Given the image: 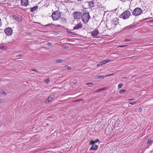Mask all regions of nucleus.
Returning <instances> with one entry per match:
<instances>
[{
  "label": "nucleus",
  "instance_id": "31",
  "mask_svg": "<svg viewBox=\"0 0 153 153\" xmlns=\"http://www.w3.org/2000/svg\"><path fill=\"white\" fill-rule=\"evenodd\" d=\"M86 85H93V84L91 82H88L86 83Z\"/></svg>",
  "mask_w": 153,
  "mask_h": 153
},
{
  "label": "nucleus",
  "instance_id": "36",
  "mask_svg": "<svg viewBox=\"0 0 153 153\" xmlns=\"http://www.w3.org/2000/svg\"><path fill=\"white\" fill-rule=\"evenodd\" d=\"M47 44L49 46L51 45V43L50 42H48V43H47Z\"/></svg>",
  "mask_w": 153,
  "mask_h": 153
},
{
  "label": "nucleus",
  "instance_id": "11",
  "mask_svg": "<svg viewBox=\"0 0 153 153\" xmlns=\"http://www.w3.org/2000/svg\"><path fill=\"white\" fill-rule=\"evenodd\" d=\"M82 24L81 23H79L76 25L74 27L73 29L74 30H78L81 28Z\"/></svg>",
  "mask_w": 153,
  "mask_h": 153
},
{
  "label": "nucleus",
  "instance_id": "15",
  "mask_svg": "<svg viewBox=\"0 0 153 153\" xmlns=\"http://www.w3.org/2000/svg\"><path fill=\"white\" fill-rule=\"evenodd\" d=\"M132 27H133V26L132 25H129L128 26H127L126 27H125L124 28V30H128L130 28H131Z\"/></svg>",
  "mask_w": 153,
  "mask_h": 153
},
{
  "label": "nucleus",
  "instance_id": "27",
  "mask_svg": "<svg viewBox=\"0 0 153 153\" xmlns=\"http://www.w3.org/2000/svg\"><path fill=\"white\" fill-rule=\"evenodd\" d=\"M137 102H130L129 103L131 105H133L134 104H136L137 103Z\"/></svg>",
  "mask_w": 153,
  "mask_h": 153
},
{
  "label": "nucleus",
  "instance_id": "44",
  "mask_svg": "<svg viewBox=\"0 0 153 153\" xmlns=\"http://www.w3.org/2000/svg\"><path fill=\"white\" fill-rule=\"evenodd\" d=\"M140 109L141 110V108H139V111H140Z\"/></svg>",
  "mask_w": 153,
  "mask_h": 153
},
{
  "label": "nucleus",
  "instance_id": "22",
  "mask_svg": "<svg viewBox=\"0 0 153 153\" xmlns=\"http://www.w3.org/2000/svg\"><path fill=\"white\" fill-rule=\"evenodd\" d=\"M90 144L91 145H94V144L95 143V142L94 141L91 140L90 141Z\"/></svg>",
  "mask_w": 153,
  "mask_h": 153
},
{
  "label": "nucleus",
  "instance_id": "29",
  "mask_svg": "<svg viewBox=\"0 0 153 153\" xmlns=\"http://www.w3.org/2000/svg\"><path fill=\"white\" fill-rule=\"evenodd\" d=\"M126 91V90L125 89H121L120 91V92L124 93Z\"/></svg>",
  "mask_w": 153,
  "mask_h": 153
},
{
  "label": "nucleus",
  "instance_id": "26",
  "mask_svg": "<svg viewBox=\"0 0 153 153\" xmlns=\"http://www.w3.org/2000/svg\"><path fill=\"white\" fill-rule=\"evenodd\" d=\"M123 86V84L122 83L119 84L118 85V88H122Z\"/></svg>",
  "mask_w": 153,
  "mask_h": 153
},
{
  "label": "nucleus",
  "instance_id": "6",
  "mask_svg": "<svg viewBox=\"0 0 153 153\" xmlns=\"http://www.w3.org/2000/svg\"><path fill=\"white\" fill-rule=\"evenodd\" d=\"M4 32L7 35H11L12 33V30L11 28L8 27L4 30Z\"/></svg>",
  "mask_w": 153,
  "mask_h": 153
},
{
  "label": "nucleus",
  "instance_id": "46",
  "mask_svg": "<svg viewBox=\"0 0 153 153\" xmlns=\"http://www.w3.org/2000/svg\"><path fill=\"white\" fill-rule=\"evenodd\" d=\"M151 21H153V20H152Z\"/></svg>",
  "mask_w": 153,
  "mask_h": 153
},
{
  "label": "nucleus",
  "instance_id": "13",
  "mask_svg": "<svg viewBox=\"0 0 153 153\" xmlns=\"http://www.w3.org/2000/svg\"><path fill=\"white\" fill-rule=\"evenodd\" d=\"M98 148V146L96 145H92L90 149V150H95L97 149Z\"/></svg>",
  "mask_w": 153,
  "mask_h": 153
},
{
  "label": "nucleus",
  "instance_id": "45",
  "mask_svg": "<svg viewBox=\"0 0 153 153\" xmlns=\"http://www.w3.org/2000/svg\"><path fill=\"white\" fill-rule=\"evenodd\" d=\"M108 129V128H107L106 129V130H105V131H106Z\"/></svg>",
  "mask_w": 153,
  "mask_h": 153
},
{
  "label": "nucleus",
  "instance_id": "41",
  "mask_svg": "<svg viewBox=\"0 0 153 153\" xmlns=\"http://www.w3.org/2000/svg\"><path fill=\"white\" fill-rule=\"evenodd\" d=\"M31 70L32 71H36V72H37V71L36 70H34V69H32V70Z\"/></svg>",
  "mask_w": 153,
  "mask_h": 153
},
{
  "label": "nucleus",
  "instance_id": "43",
  "mask_svg": "<svg viewBox=\"0 0 153 153\" xmlns=\"http://www.w3.org/2000/svg\"><path fill=\"white\" fill-rule=\"evenodd\" d=\"M78 1H81L82 0H77Z\"/></svg>",
  "mask_w": 153,
  "mask_h": 153
},
{
  "label": "nucleus",
  "instance_id": "3",
  "mask_svg": "<svg viewBox=\"0 0 153 153\" xmlns=\"http://www.w3.org/2000/svg\"><path fill=\"white\" fill-rule=\"evenodd\" d=\"M82 19L83 22L85 24L87 23L90 18L88 13H84L82 16Z\"/></svg>",
  "mask_w": 153,
  "mask_h": 153
},
{
  "label": "nucleus",
  "instance_id": "40",
  "mask_svg": "<svg viewBox=\"0 0 153 153\" xmlns=\"http://www.w3.org/2000/svg\"><path fill=\"white\" fill-rule=\"evenodd\" d=\"M95 142V143H96L97 142H98L99 141V140L98 139L96 140H95L94 141Z\"/></svg>",
  "mask_w": 153,
  "mask_h": 153
},
{
  "label": "nucleus",
  "instance_id": "18",
  "mask_svg": "<svg viewBox=\"0 0 153 153\" xmlns=\"http://www.w3.org/2000/svg\"><path fill=\"white\" fill-rule=\"evenodd\" d=\"M96 77V79L103 78L104 77V76L102 75H97Z\"/></svg>",
  "mask_w": 153,
  "mask_h": 153
},
{
  "label": "nucleus",
  "instance_id": "33",
  "mask_svg": "<svg viewBox=\"0 0 153 153\" xmlns=\"http://www.w3.org/2000/svg\"><path fill=\"white\" fill-rule=\"evenodd\" d=\"M131 40L130 39H126L124 40L125 42H129Z\"/></svg>",
  "mask_w": 153,
  "mask_h": 153
},
{
  "label": "nucleus",
  "instance_id": "23",
  "mask_svg": "<svg viewBox=\"0 0 153 153\" xmlns=\"http://www.w3.org/2000/svg\"><path fill=\"white\" fill-rule=\"evenodd\" d=\"M65 68L69 70H70L71 69V68L69 66L67 65H66L65 66Z\"/></svg>",
  "mask_w": 153,
  "mask_h": 153
},
{
  "label": "nucleus",
  "instance_id": "1",
  "mask_svg": "<svg viewBox=\"0 0 153 153\" xmlns=\"http://www.w3.org/2000/svg\"><path fill=\"white\" fill-rule=\"evenodd\" d=\"M131 14V12L128 10L124 11L120 16V17L124 19H128Z\"/></svg>",
  "mask_w": 153,
  "mask_h": 153
},
{
  "label": "nucleus",
  "instance_id": "42",
  "mask_svg": "<svg viewBox=\"0 0 153 153\" xmlns=\"http://www.w3.org/2000/svg\"><path fill=\"white\" fill-rule=\"evenodd\" d=\"M4 46H2L1 47V48H2V49H4Z\"/></svg>",
  "mask_w": 153,
  "mask_h": 153
},
{
  "label": "nucleus",
  "instance_id": "20",
  "mask_svg": "<svg viewBox=\"0 0 153 153\" xmlns=\"http://www.w3.org/2000/svg\"><path fill=\"white\" fill-rule=\"evenodd\" d=\"M103 64H104L103 63V61H102L100 62L99 63L97 64V66H99Z\"/></svg>",
  "mask_w": 153,
  "mask_h": 153
},
{
  "label": "nucleus",
  "instance_id": "4",
  "mask_svg": "<svg viewBox=\"0 0 153 153\" xmlns=\"http://www.w3.org/2000/svg\"><path fill=\"white\" fill-rule=\"evenodd\" d=\"M142 12V10L139 7H136L135 8L132 12V14L135 16H138L140 15Z\"/></svg>",
  "mask_w": 153,
  "mask_h": 153
},
{
  "label": "nucleus",
  "instance_id": "12",
  "mask_svg": "<svg viewBox=\"0 0 153 153\" xmlns=\"http://www.w3.org/2000/svg\"><path fill=\"white\" fill-rule=\"evenodd\" d=\"M88 5L89 7L90 8H92V7H93L94 5V1H89L88 2Z\"/></svg>",
  "mask_w": 153,
  "mask_h": 153
},
{
  "label": "nucleus",
  "instance_id": "39",
  "mask_svg": "<svg viewBox=\"0 0 153 153\" xmlns=\"http://www.w3.org/2000/svg\"><path fill=\"white\" fill-rule=\"evenodd\" d=\"M134 100V99H129L128 100V101H130L131 100Z\"/></svg>",
  "mask_w": 153,
  "mask_h": 153
},
{
  "label": "nucleus",
  "instance_id": "21",
  "mask_svg": "<svg viewBox=\"0 0 153 153\" xmlns=\"http://www.w3.org/2000/svg\"><path fill=\"white\" fill-rule=\"evenodd\" d=\"M152 142H153V141H152L151 140H149L147 142V144L149 145Z\"/></svg>",
  "mask_w": 153,
  "mask_h": 153
},
{
  "label": "nucleus",
  "instance_id": "32",
  "mask_svg": "<svg viewBox=\"0 0 153 153\" xmlns=\"http://www.w3.org/2000/svg\"><path fill=\"white\" fill-rule=\"evenodd\" d=\"M49 79H46V80H45V82L46 83H47L49 82Z\"/></svg>",
  "mask_w": 153,
  "mask_h": 153
},
{
  "label": "nucleus",
  "instance_id": "38",
  "mask_svg": "<svg viewBox=\"0 0 153 153\" xmlns=\"http://www.w3.org/2000/svg\"><path fill=\"white\" fill-rule=\"evenodd\" d=\"M107 61V63L109 62L111 60L109 59H108L107 60H106Z\"/></svg>",
  "mask_w": 153,
  "mask_h": 153
},
{
  "label": "nucleus",
  "instance_id": "7",
  "mask_svg": "<svg viewBox=\"0 0 153 153\" xmlns=\"http://www.w3.org/2000/svg\"><path fill=\"white\" fill-rule=\"evenodd\" d=\"M119 19H115L112 21L111 26L113 27H115L119 23Z\"/></svg>",
  "mask_w": 153,
  "mask_h": 153
},
{
  "label": "nucleus",
  "instance_id": "10",
  "mask_svg": "<svg viewBox=\"0 0 153 153\" xmlns=\"http://www.w3.org/2000/svg\"><path fill=\"white\" fill-rule=\"evenodd\" d=\"M55 96L54 94H52L48 97L46 100V102H49L51 101L53 99L54 97Z\"/></svg>",
  "mask_w": 153,
  "mask_h": 153
},
{
  "label": "nucleus",
  "instance_id": "35",
  "mask_svg": "<svg viewBox=\"0 0 153 153\" xmlns=\"http://www.w3.org/2000/svg\"><path fill=\"white\" fill-rule=\"evenodd\" d=\"M127 46V45H120L119 46V47L120 48H123L126 46Z\"/></svg>",
  "mask_w": 153,
  "mask_h": 153
},
{
  "label": "nucleus",
  "instance_id": "30",
  "mask_svg": "<svg viewBox=\"0 0 153 153\" xmlns=\"http://www.w3.org/2000/svg\"><path fill=\"white\" fill-rule=\"evenodd\" d=\"M113 74H113V73H112V74H107L105 77L112 76V75H113Z\"/></svg>",
  "mask_w": 153,
  "mask_h": 153
},
{
  "label": "nucleus",
  "instance_id": "24",
  "mask_svg": "<svg viewBox=\"0 0 153 153\" xmlns=\"http://www.w3.org/2000/svg\"><path fill=\"white\" fill-rule=\"evenodd\" d=\"M0 93H1L2 94H3L4 95L6 94V92L3 90H1L0 91Z\"/></svg>",
  "mask_w": 153,
  "mask_h": 153
},
{
  "label": "nucleus",
  "instance_id": "5",
  "mask_svg": "<svg viewBox=\"0 0 153 153\" xmlns=\"http://www.w3.org/2000/svg\"><path fill=\"white\" fill-rule=\"evenodd\" d=\"M74 18L75 19H79L82 18V14L81 13L76 11L73 13V14Z\"/></svg>",
  "mask_w": 153,
  "mask_h": 153
},
{
  "label": "nucleus",
  "instance_id": "16",
  "mask_svg": "<svg viewBox=\"0 0 153 153\" xmlns=\"http://www.w3.org/2000/svg\"><path fill=\"white\" fill-rule=\"evenodd\" d=\"M16 19L19 22H21L22 21V19L20 17L16 16Z\"/></svg>",
  "mask_w": 153,
  "mask_h": 153
},
{
  "label": "nucleus",
  "instance_id": "25",
  "mask_svg": "<svg viewBox=\"0 0 153 153\" xmlns=\"http://www.w3.org/2000/svg\"><path fill=\"white\" fill-rule=\"evenodd\" d=\"M68 34L70 35H74L75 34L74 32L71 31L68 32Z\"/></svg>",
  "mask_w": 153,
  "mask_h": 153
},
{
  "label": "nucleus",
  "instance_id": "8",
  "mask_svg": "<svg viewBox=\"0 0 153 153\" xmlns=\"http://www.w3.org/2000/svg\"><path fill=\"white\" fill-rule=\"evenodd\" d=\"M99 33V32L97 29H95V30L91 32V35L94 38H97V36Z\"/></svg>",
  "mask_w": 153,
  "mask_h": 153
},
{
  "label": "nucleus",
  "instance_id": "14",
  "mask_svg": "<svg viewBox=\"0 0 153 153\" xmlns=\"http://www.w3.org/2000/svg\"><path fill=\"white\" fill-rule=\"evenodd\" d=\"M38 7L37 6H36L33 7H31L30 9V11L33 12L37 9Z\"/></svg>",
  "mask_w": 153,
  "mask_h": 153
},
{
  "label": "nucleus",
  "instance_id": "34",
  "mask_svg": "<svg viewBox=\"0 0 153 153\" xmlns=\"http://www.w3.org/2000/svg\"><path fill=\"white\" fill-rule=\"evenodd\" d=\"M103 62L104 64L107 63V61L106 60H103Z\"/></svg>",
  "mask_w": 153,
  "mask_h": 153
},
{
  "label": "nucleus",
  "instance_id": "17",
  "mask_svg": "<svg viewBox=\"0 0 153 153\" xmlns=\"http://www.w3.org/2000/svg\"><path fill=\"white\" fill-rule=\"evenodd\" d=\"M63 60L61 59H57L55 61V62H56L58 63H62L63 62Z\"/></svg>",
  "mask_w": 153,
  "mask_h": 153
},
{
  "label": "nucleus",
  "instance_id": "9",
  "mask_svg": "<svg viewBox=\"0 0 153 153\" xmlns=\"http://www.w3.org/2000/svg\"><path fill=\"white\" fill-rule=\"evenodd\" d=\"M29 4L28 0H21V4L22 6H26Z\"/></svg>",
  "mask_w": 153,
  "mask_h": 153
},
{
  "label": "nucleus",
  "instance_id": "19",
  "mask_svg": "<svg viewBox=\"0 0 153 153\" xmlns=\"http://www.w3.org/2000/svg\"><path fill=\"white\" fill-rule=\"evenodd\" d=\"M106 89V88H101L100 89H99V90H98L96 92H100V91H104Z\"/></svg>",
  "mask_w": 153,
  "mask_h": 153
},
{
  "label": "nucleus",
  "instance_id": "28",
  "mask_svg": "<svg viewBox=\"0 0 153 153\" xmlns=\"http://www.w3.org/2000/svg\"><path fill=\"white\" fill-rule=\"evenodd\" d=\"M52 25V24H47V25H44V26L45 27H47V26L51 27V25Z\"/></svg>",
  "mask_w": 153,
  "mask_h": 153
},
{
  "label": "nucleus",
  "instance_id": "37",
  "mask_svg": "<svg viewBox=\"0 0 153 153\" xmlns=\"http://www.w3.org/2000/svg\"><path fill=\"white\" fill-rule=\"evenodd\" d=\"M3 100L1 98H0V102H3Z\"/></svg>",
  "mask_w": 153,
  "mask_h": 153
},
{
  "label": "nucleus",
  "instance_id": "2",
  "mask_svg": "<svg viewBox=\"0 0 153 153\" xmlns=\"http://www.w3.org/2000/svg\"><path fill=\"white\" fill-rule=\"evenodd\" d=\"M61 15L59 11H56L53 13L51 16L52 19L54 21H56L60 18Z\"/></svg>",
  "mask_w": 153,
  "mask_h": 153
}]
</instances>
